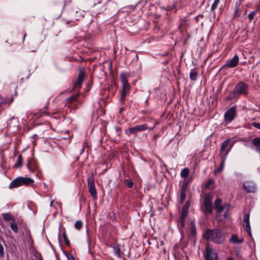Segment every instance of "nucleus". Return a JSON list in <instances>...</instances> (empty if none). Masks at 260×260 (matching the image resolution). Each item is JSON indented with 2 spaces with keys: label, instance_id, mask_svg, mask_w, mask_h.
<instances>
[{
  "label": "nucleus",
  "instance_id": "f257e3e1",
  "mask_svg": "<svg viewBox=\"0 0 260 260\" xmlns=\"http://www.w3.org/2000/svg\"><path fill=\"white\" fill-rule=\"evenodd\" d=\"M249 87L245 82L240 81L238 83L228 96V99L233 100L239 98L240 95H247L248 94Z\"/></svg>",
  "mask_w": 260,
  "mask_h": 260
},
{
  "label": "nucleus",
  "instance_id": "f03ea898",
  "mask_svg": "<svg viewBox=\"0 0 260 260\" xmlns=\"http://www.w3.org/2000/svg\"><path fill=\"white\" fill-rule=\"evenodd\" d=\"M205 238L217 244L221 243L225 239L224 233L217 229L207 230L204 234Z\"/></svg>",
  "mask_w": 260,
  "mask_h": 260
},
{
  "label": "nucleus",
  "instance_id": "7ed1b4c3",
  "mask_svg": "<svg viewBox=\"0 0 260 260\" xmlns=\"http://www.w3.org/2000/svg\"><path fill=\"white\" fill-rule=\"evenodd\" d=\"M127 75L122 73L120 75V80L122 83V89L120 90V97L119 101H121L123 104H126V102L129 101L126 99L130 92V86L127 80Z\"/></svg>",
  "mask_w": 260,
  "mask_h": 260
},
{
  "label": "nucleus",
  "instance_id": "20e7f679",
  "mask_svg": "<svg viewBox=\"0 0 260 260\" xmlns=\"http://www.w3.org/2000/svg\"><path fill=\"white\" fill-rule=\"evenodd\" d=\"M234 144V142H231L230 139L224 140L221 144L220 149V156H227Z\"/></svg>",
  "mask_w": 260,
  "mask_h": 260
},
{
  "label": "nucleus",
  "instance_id": "39448f33",
  "mask_svg": "<svg viewBox=\"0 0 260 260\" xmlns=\"http://www.w3.org/2000/svg\"><path fill=\"white\" fill-rule=\"evenodd\" d=\"M236 116V108L234 106L228 109L224 115V119L225 122L228 123L234 120Z\"/></svg>",
  "mask_w": 260,
  "mask_h": 260
},
{
  "label": "nucleus",
  "instance_id": "423d86ee",
  "mask_svg": "<svg viewBox=\"0 0 260 260\" xmlns=\"http://www.w3.org/2000/svg\"><path fill=\"white\" fill-rule=\"evenodd\" d=\"M87 185L91 196L94 200H97V194L95 187L94 179L93 176H90L87 178Z\"/></svg>",
  "mask_w": 260,
  "mask_h": 260
},
{
  "label": "nucleus",
  "instance_id": "0eeeda50",
  "mask_svg": "<svg viewBox=\"0 0 260 260\" xmlns=\"http://www.w3.org/2000/svg\"><path fill=\"white\" fill-rule=\"evenodd\" d=\"M205 260H217L218 255L216 250L209 247L206 246V253L205 254Z\"/></svg>",
  "mask_w": 260,
  "mask_h": 260
},
{
  "label": "nucleus",
  "instance_id": "6e6552de",
  "mask_svg": "<svg viewBox=\"0 0 260 260\" xmlns=\"http://www.w3.org/2000/svg\"><path fill=\"white\" fill-rule=\"evenodd\" d=\"M148 126L146 124L137 125L126 130L125 133L128 135L132 134L136 135L137 133L146 130Z\"/></svg>",
  "mask_w": 260,
  "mask_h": 260
},
{
  "label": "nucleus",
  "instance_id": "1a4fd4ad",
  "mask_svg": "<svg viewBox=\"0 0 260 260\" xmlns=\"http://www.w3.org/2000/svg\"><path fill=\"white\" fill-rule=\"evenodd\" d=\"M191 181V179H188V180L184 179L182 181V187L181 188V193H180V202L181 203H182L185 199L186 196V189H187V183L188 182H190Z\"/></svg>",
  "mask_w": 260,
  "mask_h": 260
},
{
  "label": "nucleus",
  "instance_id": "9d476101",
  "mask_svg": "<svg viewBox=\"0 0 260 260\" xmlns=\"http://www.w3.org/2000/svg\"><path fill=\"white\" fill-rule=\"evenodd\" d=\"M85 75V69L84 68L80 69L79 71L77 81L74 84L75 88H80L81 87V85L84 80Z\"/></svg>",
  "mask_w": 260,
  "mask_h": 260
},
{
  "label": "nucleus",
  "instance_id": "9b49d317",
  "mask_svg": "<svg viewBox=\"0 0 260 260\" xmlns=\"http://www.w3.org/2000/svg\"><path fill=\"white\" fill-rule=\"evenodd\" d=\"M243 188L247 192H254L256 186L252 181H246L243 184Z\"/></svg>",
  "mask_w": 260,
  "mask_h": 260
},
{
  "label": "nucleus",
  "instance_id": "f8f14e48",
  "mask_svg": "<svg viewBox=\"0 0 260 260\" xmlns=\"http://www.w3.org/2000/svg\"><path fill=\"white\" fill-rule=\"evenodd\" d=\"M204 204L206 211L208 213H211L212 212V204L210 197L206 196L205 197Z\"/></svg>",
  "mask_w": 260,
  "mask_h": 260
},
{
  "label": "nucleus",
  "instance_id": "ddd939ff",
  "mask_svg": "<svg viewBox=\"0 0 260 260\" xmlns=\"http://www.w3.org/2000/svg\"><path fill=\"white\" fill-rule=\"evenodd\" d=\"M239 61V57L236 55L231 59L228 60L225 66L230 68H235L238 65Z\"/></svg>",
  "mask_w": 260,
  "mask_h": 260
},
{
  "label": "nucleus",
  "instance_id": "4468645a",
  "mask_svg": "<svg viewBox=\"0 0 260 260\" xmlns=\"http://www.w3.org/2000/svg\"><path fill=\"white\" fill-rule=\"evenodd\" d=\"M28 169L32 172H35L38 170V164L34 159H29L27 163Z\"/></svg>",
  "mask_w": 260,
  "mask_h": 260
},
{
  "label": "nucleus",
  "instance_id": "2eb2a0df",
  "mask_svg": "<svg viewBox=\"0 0 260 260\" xmlns=\"http://www.w3.org/2000/svg\"><path fill=\"white\" fill-rule=\"evenodd\" d=\"M251 144L253 146V149L259 154L260 159V137H256L252 139Z\"/></svg>",
  "mask_w": 260,
  "mask_h": 260
},
{
  "label": "nucleus",
  "instance_id": "dca6fc26",
  "mask_svg": "<svg viewBox=\"0 0 260 260\" xmlns=\"http://www.w3.org/2000/svg\"><path fill=\"white\" fill-rule=\"evenodd\" d=\"M221 200L220 199H217L215 201V208L216 210V211L218 213H221L223 211L224 208H226V207H229V204H227L226 205H224V206H222L221 205Z\"/></svg>",
  "mask_w": 260,
  "mask_h": 260
},
{
  "label": "nucleus",
  "instance_id": "f3484780",
  "mask_svg": "<svg viewBox=\"0 0 260 260\" xmlns=\"http://www.w3.org/2000/svg\"><path fill=\"white\" fill-rule=\"evenodd\" d=\"M21 186L20 178V177H18L13 180L10 182L9 185V188L11 189L14 188L20 187Z\"/></svg>",
  "mask_w": 260,
  "mask_h": 260
},
{
  "label": "nucleus",
  "instance_id": "a211bd4d",
  "mask_svg": "<svg viewBox=\"0 0 260 260\" xmlns=\"http://www.w3.org/2000/svg\"><path fill=\"white\" fill-rule=\"evenodd\" d=\"M20 178L21 186H28L34 182L33 179L30 178L24 177H20Z\"/></svg>",
  "mask_w": 260,
  "mask_h": 260
},
{
  "label": "nucleus",
  "instance_id": "6ab92c4d",
  "mask_svg": "<svg viewBox=\"0 0 260 260\" xmlns=\"http://www.w3.org/2000/svg\"><path fill=\"white\" fill-rule=\"evenodd\" d=\"M2 216L3 219L6 221H14L15 220V218L10 213H3Z\"/></svg>",
  "mask_w": 260,
  "mask_h": 260
},
{
  "label": "nucleus",
  "instance_id": "aec40b11",
  "mask_svg": "<svg viewBox=\"0 0 260 260\" xmlns=\"http://www.w3.org/2000/svg\"><path fill=\"white\" fill-rule=\"evenodd\" d=\"M230 241L234 244H241L244 242L243 239H239L237 235H233L231 236Z\"/></svg>",
  "mask_w": 260,
  "mask_h": 260
},
{
  "label": "nucleus",
  "instance_id": "412c9836",
  "mask_svg": "<svg viewBox=\"0 0 260 260\" xmlns=\"http://www.w3.org/2000/svg\"><path fill=\"white\" fill-rule=\"evenodd\" d=\"M119 104L120 107L119 110V113L121 114L122 113V112L125 110V108H126L129 105L130 101H127V104H123L121 101H119Z\"/></svg>",
  "mask_w": 260,
  "mask_h": 260
},
{
  "label": "nucleus",
  "instance_id": "4be33fe9",
  "mask_svg": "<svg viewBox=\"0 0 260 260\" xmlns=\"http://www.w3.org/2000/svg\"><path fill=\"white\" fill-rule=\"evenodd\" d=\"M190 234L191 236H194L196 235L197 231L196 228V224L194 222L191 221L190 223V227L189 229Z\"/></svg>",
  "mask_w": 260,
  "mask_h": 260
},
{
  "label": "nucleus",
  "instance_id": "5701e85b",
  "mask_svg": "<svg viewBox=\"0 0 260 260\" xmlns=\"http://www.w3.org/2000/svg\"><path fill=\"white\" fill-rule=\"evenodd\" d=\"M23 159L21 155H19L18 157V159L14 165V167L17 168H20L23 164Z\"/></svg>",
  "mask_w": 260,
  "mask_h": 260
},
{
  "label": "nucleus",
  "instance_id": "b1692460",
  "mask_svg": "<svg viewBox=\"0 0 260 260\" xmlns=\"http://www.w3.org/2000/svg\"><path fill=\"white\" fill-rule=\"evenodd\" d=\"M221 157V162H220V167L219 169H218L216 172L217 173H218L219 172H220L224 168V164H225V160H226V156H220Z\"/></svg>",
  "mask_w": 260,
  "mask_h": 260
},
{
  "label": "nucleus",
  "instance_id": "393cba45",
  "mask_svg": "<svg viewBox=\"0 0 260 260\" xmlns=\"http://www.w3.org/2000/svg\"><path fill=\"white\" fill-rule=\"evenodd\" d=\"M189 174V170L187 168H185L182 170L180 173V176L182 178L185 179L188 176Z\"/></svg>",
  "mask_w": 260,
  "mask_h": 260
},
{
  "label": "nucleus",
  "instance_id": "a878e982",
  "mask_svg": "<svg viewBox=\"0 0 260 260\" xmlns=\"http://www.w3.org/2000/svg\"><path fill=\"white\" fill-rule=\"evenodd\" d=\"M198 73L193 70H191L189 74L190 79L192 81H195L197 80V77Z\"/></svg>",
  "mask_w": 260,
  "mask_h": 260
},
{
  "label": "nucleus",
  "instance_id": "bb28decb",
  "mask_svg": "<svg viewBox=\"0 0 260 260\" xmlns=\"http://www.w3.org/2000/svg\"><path fill=\"white\" fill-rule=\"evenodd\" d=\"M186 218V217H183L182 216H180L178 222V225L179 227L181 228L184 227Z\"/></svg>",
  "mask_w": 260,
  "mask_h": 260
},
{
  "label": "nucleus",
  "instance_id": "cd10ccee",
  "mask_svg": "<svg viewBox=\"0 0 260 260\" xmlns=\"http://www.w3.org/2000/svg\"><path fill=\"white\" fill-rule=\"evenodd\" d=\"M243 227L245 231H246L249 236H251L250 230V222H244Z\"/></svg>",
  "mask_w": 260,
  "mask_h": 260
},
{
  "label": "nucleus",
  "instance_id": "c85d7f7f",
  "mask_svg": "<svg viewBox=\"0 0 260 260\" xmlns=\"http://www.w3.org/2000/svg\"><path fill=\"white\" fill-rule=\"evenodd\" d=\"M10 228L14 233H17L18 232L17 223L15 222L14 221L11 223Z\"/></svg>",
  "mask_w": 260,
  "mask_h": 260
},
{
  "label": "nucleus",
  "instance_id": "c756f323",
  "mask_svg": "<svg viewBox=\"0 0 260 260\" xmlns=\"http://www.w3.org/2000/svg\"><path fill=\"white\" fill-rule=\"evenodd\" d=\"M113 251L114 253L118 257H120V247L118 245H116L113 247Z\"/></svg>",
  "mask_w": 260,
  "mask_h": 260
},
{
  "label": "nucleus",
  "instance_id": "7c9ffc66",
  "mask_svg": "<svg viewBox=\"0 0 260 260\" xmlns=\"http://www.w3.org/2000/svg\"><path fill=\"white\" fill-rule=\"evenodd\" d=\"M220 0H215L213 4L212 5L211 7V10L212 11H214L215 9H217Z\"/></svg>",
  "mask_w": 260,
  "mask_h": 260
},
{
  "label": "nucleus",
  "instance_id": "2f4dec72",
  "mask_svg": "<svg viewBox=\"0 0 260 260\" xmlns=\"http://www.w3.org/2000/svg\"><path fill=\"white\" fill-rule=\"evenodd\" d=\"M35 114H36L35 116L36 117V118H39V117L43 116L44 115H46L47 114V112L45 109H43V110H40L38 113H36Z\"/></svg>",
  "mask_w": 260,
  "mask_h": 260
},
{
  "label": "nucleus",
  "instance_id": "473e14b6",
  "mask_svg": "<svg viewBox=\"0 0 260 260\" xmlns=\"http://www.w3.org/2000/svg\"><path fill=\"white\" fill-rule=\"evenodd\" d=\"M62 237H63V239L65 244L67 246H69L70 245V241L69 240L68 237H67V235L65 232L62 233Z\"/></svg>",
  "mask_w": 260,
  "mask_h": 260
},
{
  "label": "nucleus",
  "instance_id": "72a5a7b5",
  "mask_svg": "<svg viewBox=\"0 0 260 260\" xmlns=\"http://www.w3.org/2000/svg\"><path fill=\"white\" fill-rule=\"evenodd\" d=\"M83 225L82 222L81 220H78L75 223V228L78 230H80L82 228Z\"/></svg>",
  "mask_w": 260,
  "mask_h": 260
},
{
  "label": "nucleus",
  "instance_id": "f704fd0d",
  "mask_svg": "<svg viewBox=\"0 0 260 260\" xmlns=\"http://www.w3.org/2000/svg\"><path fill=\"white\" fill-rule=\"evenodd\" d=\"M5 255L4 248L3 245L0 243V257L4 258Z\"/></svg>",
  "mask_w": 260,
  "mask_h": 260
},
{
  "label": "nucleus",
  "instance_id": "c9c22d12",
  "mask_svg": "<svg viewBox=\"0 0 260 260\" xmlns=\"http://www.w3.org/2000/svg\"><path fill=\"white\" fill-rule=\"evenodd\" d=\"M256 11H252L251 12L248 14V18L249 19L250 21H251L254 17L255 15Z\"/></svg>",
  "mask_w": 260,
  "mask_h": 260
},
{
  "label": "nucleus",
  "instance_id": "e433bc0d",
  "mask_svg": "<svg viewBox=\"0 0 260 260\" xmlns=\"http://www.w3.org/2000/svg\"><path fill=\"white\" fill-rule=\"evenodd\" d=\"M188 212V211L183 209H182L181 216H182L183 217L186 218Z\"/></svg>",
  "mask_w": 260,
  "mask_h": 260
},
{
  "label": "nucleus",
  "instance_id": "4c0bfd02",
  "mask_svg": "<svg viewBox=\"0 0 260 260\" xmlns=\"http://www.w3.org/2000/svg\"><path fill=\"white\" fill-rule=\"evenodd\" d=\"M243 222H249V214H245L243 217Z\"/></svg>",
  "mask_w": 260,
  "mask_h": 260
},
{
  "label": "nucleus",
  "instance_id": "58836bf2",
  "mask_svg": "<svg viewBox=\"0 0 260 260\" xmlns=\"http://www.w3.org/2000/svg\"><path fill=\"white\" fill-rule=\"evenodd\" d=\"M189 206H190V204H189V202H186L185 204L184 205V206H183L182 208V209H185V210H186L187 211H188V209L189 208Z\"/></svg>",
  "mask_w": 260,
  "mask_h": 260
},
{
  "label": "nucleus",
  "instance_id": "ea45409f",
  "mask_svg": "<svg viewBox=\"0 0 260 260\" xmlns=\"http://www.w3.org/2000/svg\"><path fill=\"white\" fill-rule=\"evenodd\" d=\"M252 125L253 126H254V127H255L258 129H260V123H259L254 122L252 123Z\"/></svg>",
  "mask_w": 260,
  "mask_h": 260
},
{
  "label": "nucleus",
  "instance_id": "a19ab883",
  "mask_svg": "<svg viewBox=\"0 0 260 260\" xmlns=\"http://www.w3.org/2000/svg\"><path fill=\"white\" fill-rule=\"evenodd\" d=\"M78 97V95H75L71 96L69 99V100H70V101H74L77 100Z\"/></svg>",
  "mask_w": 260,
  "mask_h": 260
},
{
  "label": "nucleus",
  "instance_id": "79ce46f5",
  "mask_svg": "<svg viewBox=\"0 0 260 260\" xmlns=\"http://www.w3.org/2000/svg\"><path fill=\"white\" fill-rule=\"evenodd\" d=\"M126 181H127V186L129 187V188H132L133 186V182L131 181H127L126 180Z\"/></svg>",
  "mask_w": 260,
  "mask_h": 260
},
{
  "label": "nucleus",
  "instance_id": "37998d69",
  "mask_svg": "<svg viewBox=\"0 0 260 260\" xmlns=\"http://www.w3.org/2000/svg\"><path fill=\"white\" fill-rule=\"evenodd\" d=\"M238 8H236L235 10V12H234V15L235 17H237L238 16Z\"/></svg>",
  "mask_w": 260,
  "mask_h": 260
},
{
  "label": "nucleus",
  "instance_id": "c03bdc74",
  "mask_svg": "<svg viewBox=\"0 0 260 260\" xmlns=\"http://www.w3.org/2000/svg\"><path fill=\"white\" fill-rule=\"evenodd\" d=\"M68 260H75L73 256L71 254H69V255L68 256Z\"/></svg>",
  "mask_w": 260,
  "mask_h": 260
},
{
  "label": "nucleus",
  "instance_id": "a18cd8bd",
  "mask_svg": "<svg viewBox=\"0 0 260 260\" xmlns=\"http://www.w3.org/2000/svg\"><path fill=\"white\" fill-rule=\"evenodd\" d=\"M26 34H25L24 35V36H23V41H24V40L25 38V37H26Z\"/></svg>",
  "mask_w": 260,
  "mask_h": 260
},
{
  "label": "nucleus",
  "instance_id": "49530a36",
  "mask_svg": "<svg viewBox=\"0 0 260 260\" xmlns=\"http://www.w3.org/2000/svg\"><path fill=\"white\" fill-rule=\"evenodd\" d=\"M211 182H212V181H211V180H209V181H208V185H209V184H210V183H211Z\"/></svg>",
  "mask_w": 260,
  "mask_h": 260
},
{
  "label": "nucleus",
  "instance_id": "de8ad7c7",
  "mask_svg": "<svg viewBox=\"0 0 260 260\" xmlns=\"http://www.w3.org/2000/svg\"><path fill=\"white\" fill-rule=\"evenodd\" d=\"M227 260H234L232 257H229Z\"/></svg>",
  "mask_w": 260,
  "mask_h": 260
},
{
  "label": "nucleus",
  "instance_id": "09e8293b",
  "mask_svg": "<svg viewBox=\"0 0 260 260\" xmlns=\"http://www.w3.org/2000/svg\"><path fill=\"white\" fill-rule=\"evenodd\" d=\"M84 151V148H83L81 149V153H82V152H83Z\"/></svg>",
  "mask_w": 260,
  "mask_h": 260
},
{
  "label": "nucleus",
  "instance_id": "8fccbe9b",
  "mask_svg": "<svg viewBox=\"0 0 260 260\" xmlns=\"http://www.w3.org/2000/svg\"><path fill=\"white\" fill-rule=\"evenodd\" d=\"M32 260H37V259H32Z\"/></svg>",
  "mask_w": 260,
  "mask_h": 260
}]
</instances>
